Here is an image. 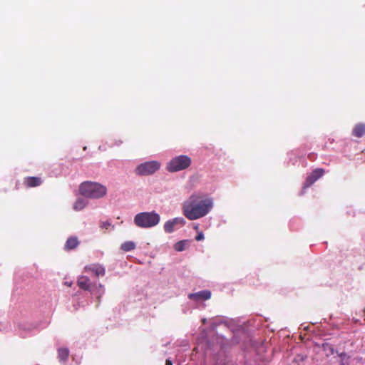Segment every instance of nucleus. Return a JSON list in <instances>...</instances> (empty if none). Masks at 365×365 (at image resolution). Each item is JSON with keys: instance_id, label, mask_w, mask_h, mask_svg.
Listing matches in <instances>:
<instances>
[{"instance_id": "f257e3e1", "label": "nucleus", "mask_w": 365, "mask_h": 365, "mask_svg": "<svg viewBox=\"0 0 365 365\" xmlns=\"http://www.w3.org/2000/svg\"><path fill=\"white\" fill-rule=\"evenodd\" d=\"M213 206L212 198L202 194L194 193L183 202L182 212L190 220H195L207 215Z\"/></svg>"}, {"instance_id": "f03ea898", "label": "nucleus", "mask_w": 365, "mask_h": 365, "mask_svg": "<svg viewBox=\"0 0 365 365\" xmlns=\"http://www.w3.org/2000/svg\"><path fill=\"white\" fill-rule=\"evenodd\" d=\"M79 192L86 197L97 199L106 195L107 188L98 182L86 181L80 185Z\"/></svg>"}, {"instance_id": "7ed1b4c3", "label": "nucleus", "mask_w": 365, "mask_h": 365, "mask_svg": "<svg viewBox=\"0 0 365 365\" xmlns=\"http://www.w3.org/2000/svg\"><path fill=\"white\" fill-rule=\"evenodd\" d=\"M160 220V215L155 212H143L134 217L135 225L141 228H150L157 225Z\"/></svg>"}, {"instance_id": "20e7f679", "label": "nucleus", "mask_w": 365, "mask_h": 365, "mask_svg": "<svg viewBox=\"0 0 365 365\" xmlns=\"http://www.w3.org/2000/svg\"><path fill=\"white\" fill-rule=\"evenodd\" d=\"M191 158L185 155H178L171 159L166 165L168 172L175 173L189 168L191 165Z\"/></svg>"}, {"instance_id": "39448f33", "label": "nucleus", "mask_w": 365, "mask_h": 365, "mask_svg": "<svg viewBox=\"0 0 365 365\" xmlns=\"http://www.w3.org/2000/svg\"><path fill=\"white\" fill-rule=\"evenodd\" d=\"M160 164L155 160L145 162L140 164L135 169L138 175H150L160 169Z\"/></svg>"}, {"instance_id": "423d86ee", "label": "nucleus", "mask_w": 365, "mask_h": 365, "mask_svg": "<svg viewBox=\"0 0 365 365\" xmlns=\"http://www.w3.org/2000/svg\"><path fill=\"white\" fill-rule=\"evenodd\" d=\"M86 272H92L96 277H103L106 274L105 267L100 264H91L84 268Z\"/></svg>"}, {"instance_id": "0eeeda50", "label": "nucleus", "mask_w": 365, "mask_h": 365, "mask_svg": "<svg viewBox=\"0 0 365 365\" xmlns=\"http://www.w3.org/2000/svg\"><path fill=\"white\" fill-rule=\"evenodd\" d=\"M324 174V170L322 168H317L314 170L307 178L305 186L309 187L315 182Z\"/></svg>"}, {"instance_id": "6e6552de", "label": "nucleus", "mask_w": 365, "mask_h": 365, "mask_svg": "<svg viewBox=\"0 0 365 365\" xmlns=\"http://www.w3.org/2000/svg\"><path fill=\"white\" fill-rule=\"evenodd\" d=\"M184 225L185 220L181 217H176L171 220H168L164 225V230L167 233H171L174 231V227L176 225Z\"/></svg>"}, {"instance_id": "1a4fd4ad", "label": "nucleus", "mask_w": 365, "mask_h": 365, "mask_svg": "<svg viewBox=\"0 0 365 365\" xmlns=\"http://www.w3.org/2000/svg\"><path fill=\"white\" fill-rule=\"evenodd\" d=\"M23 183L26 187H34L40 186L43 183V180L40 177H26L24 178Z\"/></svg>"}, {"instance_id": "9d476101", "label": "nucleus", "mask_w": 365, "mask_h": 365, "mask_svg": "<svg viewBox=\"0 0 365 365\" xmlns=\"http://www.w3.org/2000/svg\"><path fill=\"white\" fill-rule=\"evenodd\" d=\"M189 299L195 301L207 300L211 297V292L203 290L196 293H192L188 295Z\"/></svg>"}, {"instance_id": "9b49d317", "label": "nucleus", "mask_w": 365, "mask_h": 365, "mask_svg": "<svg viewBox=\"0 0 365 365\" xmlns=\"http://www.w3.org/2000/svg\"><path fill=\"white\" fill-rule=\"evenodd\" d=\"M78 286L83 290H90L91 282L90 279L86 276H81L77 281Z\"/></svg>"}, {"instance_id": "f8f14e48", "label": "nucleus", "mask_w": 365, "mask_h": 365, "mask_svg": "<svg viewBox=\"0 0 365 365\" xmlns=\"http://www.w3.org/2000/svg\"><path fill=\"white\" fill-rule=\"evenodd\" d=\"M341 358V365H354V364H357L361 361V359H350V357L346 353H341L339 354Z\"/></svg>"}, {"instance_id": "ddd939ff", "label": "nucleus", "mask_w": 365, "mask_h": 365, "mask_svg": "<svg viewBox=\"0 0 365 365\" xmlns=\"http://www.w3.org/2000/svg\"><path fill=\"white\" fill-rule=\"evenodd\" d=\"M78 245L79 241L78 240V237L72 236L68 238V240H66L64 248L66 250H71L76 248L78 246Z\"/></svg>"}, {"instance_id": "4468645a", "label": "nucleus", "mask_w": 365, "mask_h": 365, "mask_svg": "<svg viewBox=\"0 0 365 365\" xmlns=\"http://www.w3.org/2000/svg\"><path fill=\"white\" fill-rule=\"evenodd\" d=\"M352 135L356 138L363 137L365 135V124H356L352 130Z\"/></svg>"}, {"instance_id": "2eb2a0df", "label": "nucleus", "mask_w": 365, "mask_h": 365, "mask_svg": "<svg viewBox=\"0 0 365 365\" xmlns=\"http://www.w3.org/2000/svg\"><path fill=\"white\" fill-rule=\"evenodd\" d=\"M69 356V350L68 348H59L58 349V358L61 362H66Z\"/></svg>"}, {"instance_id": "dca6fc26", "label": "nucleus", "mask_w": 365, "mask_h": 365, "mask_svg": "<svg viewBox=\"0 0 365 365\" xmlns=\"http://www.w3.org/2000/svg\"><path fill=\"white\" fill-rule=\"evenodd\" d=\"M86 201L82 198H78L73 203V208L76 211L82 210L86 206Z\"/></svg>"}, {"instance_id": "f3484780", "label": "nucleus", "mask_w": 365, "mask_h": 365, "mask_svg": "<svg viewBox=\"0 0 365 365\" xmlns=\"http://www.w3.org/2000/svg\"><path fill=\"white\" fill-rule=\"evenodd\" d=\"M322 350L327 356H331L334 354L335 350L333 346L329 343H324L322 344Z\"/></svg>"}, {"instance_id": "a211bd4d", "label": "nucleus", "mask_w": 365, "mask_h": 365, "mask_svg": "<svg viewBox=\"0 0 365 365\" xmlns=\"http://www.w3.org/2000/svg\"><path fill=\"white\" fill-rule=\"evenodd\" d=\"M120 248L124 252H129L135 249V243L133 241H126L121 245Z\"/></svg>"}, {"instance_id": "6ab92c4d", "label": "nucleus", "mask_w": 365, "mask_h": 365, "mask_svg": "<svg viewBox=\"0 0 365 365\" xmlns=\"http://www.w3.org/2000/svg\"><path fill=\"white\" fill-rule=\"evenodd\" d=\"M187 240L179 241L175 244L174 248L176 251L181 252L185 250V245H187Z\"/></svg>"}, {"instance_id": "aec40b11", "label": "nucleus", "mask_w": 365, "mask_h": 365, "mask_svg": "<svg viewBox=\"0 0 365 365\" xmlns=\"http://www.w3.org/2000/svg\"><path fill=\"white\" fill-rule=\"evenodd\" d=\"M111 225L110 222H109L108 221H106V222H102L101 223V225L100 227L101 228H105V229H108V227Z\"/></svg>"}, {"instance_id": "412c9836", "label": "nucleus", "mask_w": 365, "mask_h": 365, "mask_svg": "<svg viewBox=\"0 0 365 365\" xmlns=\"http://www.w3.org/2000/svg\"><path fill=\"white\" fill-rule=\"evenodd\" d=\"M204 239V234L202 233V232H200L197 234V235L195 237V240L197 241H200V240H202Z\"/></svg>"}, {"instance_id": "4be33fe9", "label": "nucleus", "mask_w": 365, "mask_h": 365, "mask_svg": "<svg viewBox=\"0 0 365 365\" xmlns=\"http://www.w3.org/2000/svg\"><path fill=\"white\" fill-rule=\"evenodd\" d=\"M214 365H228L226 362L220 361L215 363Z\"/></svg>"}, {"instance_id": "5701e85b", "label": "nucleus", "mask_w": 365, "mask_h": 365, "mask_svg": "<svg viewBox=\"0 0 365 365\" xmlns=\"http://www.w3.org/2000/svg\"><path fill=\"white\" fill-rule=\"evenodd\" d=\"M308 158L309 159H310L311 160H314V154L313 153H310L308 155Z\"/></svg>"}, {"instance_id": "b1692460", "label": "nucleus", "mask_w": 365, "mask_h": 365, "mask_svg": "<svg viewBox=\"0 0 365 365\" xmlns=\"http://www.w3.org/2000/svg\"><path fill=\"white\" fill-rule=\"evenodd\" d=\"M166 365H173L172 361L170 359H167L165 361Z\"/></svg>"}]
</instances>
